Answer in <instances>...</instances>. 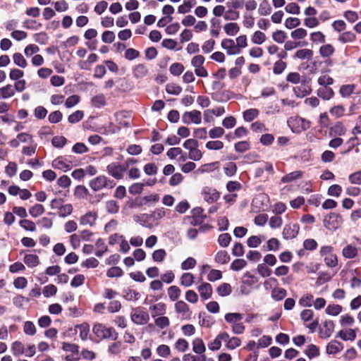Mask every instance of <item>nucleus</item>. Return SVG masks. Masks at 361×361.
Wrapping results in <instances>:
<instances>
[{
    "instance_id": "obj_19",
    "label": "nucleus",
    "mask_w": 361,
    "mask_h": 361,
    "mask_svg": "<svg viewBox=\"0 0 361 361\" xmlns=\"http://www.w3.org/2000/svg\"><path fill=\"white\" fill-rule=\"evenodd\" d=\"M224 30L227 35L234 36L240 31V26L237 23H227L224 25Z\"/></svg>"
},
{
    "instance_id": "obj_45",
    "label": "nucleus",
    "mask_w": 361,
    "mask_h": 361,
    "mask_svg": "<svg viewBox=\"0 0 361 361\" xmlns=\"http://www.w3.org/2000/svg\"><path fill=\"white\" fill-rule=\"evenodd\" d=\"M96 246L99 249L96 252L95 255L98 257H101L104 253L107 251V246L103 239L99 238L96 242Z\"/></svg>"
},
{
    "instance_id": "obj_14",
    "label": "nucleus",
    "mask_w": 361,
    "mask_h": 361,
    "mask_svg": "<svg viewBox=\"0 0 361 361\" xmlns=\"http://www.w3.org/2000/svg\"><path fill=\"white\" fill-rule=\"evenodd\" d=\"M116 120L121 127H128L130 125L131 117L129 112L121 111L115 114Z\"/></svg>"
},
{
    "instance_id": "obj_4",
    "label": "nucleus",
    "mask_w": 361,
    "mask_h": 361,
    "mask_svg": "<svg viewBox=\"0 0 361 361\" xmlns=\"http://www.w3.org/2000/svg\"><path fill=\"white\" fill-rule=\"evenodd\" d=\"M288 123L294 133H300L306 130L310 126L309 121L299 116L291 117L288 121Z\"/></svg>"
},
{
    "instance_id": "obj_46",
    "label": "nucleus",
    "mask_w": 361,
    "mask_h": 361,
    "mask_svg": "<svg viewBox=\"0 0 361 361\" xmlns=\"http://www.w3.org/2000/svg\"><path fill=\"white\" fill-rule=\"evenodd\" d=\"M313 295L312 294H305L300 298L298 303L302 307H311L313 302Z\"/></svg>"
},
{
    "instance_id": "obj_28",
    "label": "nucleus",
    "mask_w": 361,
    "mask_h": 361,
    "mask_svg": "<svg viewBox=\"0 0 361 361\" xmlns=\"http://www.w3.org/2000/svg\"><path fill=\"white\" fill-rule=\"evenodd\" d=\"M192 350L197 354H204L206 350L205 345L201 338H197L192 342Z\"/></svg>"
},
{
    "instance_id": "obj_9",
    "label": "nucleus",
    "mask_w": 361,
    "mask_h": 361,
    "mask_svg": "<svg viewBox=\"0 0 361 361\" xmlns=\"http://www.w3.org/2000/svg\"><path fill=\"white\" fill-rule=\"evenodd\" d=\"M182 121L185 124H190L191 123L200 124L202 121L201 112L197 110L186 111L182 116Z\"/></svg>"
},
{
    "instance_id": "obj_42",
    "label": "nucleus",
    "mask_w": 361,
    "mask_h": 361,
    "mask_svg": "<svg viewBox=\"0 0 361 361\" xmlns=\"http://www.w3.org/2000/svg\"><path fill=\"white\" fill-rule=\"evenodd\" d=\"M92 104L94 107L100 108L106 105V98L102 94H97L92 97Z\"/></svg>"
},
{
    "instance_id": "obj_41",
    "label": "nucleus",
    "mask_w": 361,
    "mask_h": 361,
    "mask_svg": "<svg viewBox=\"0 0 361 361\" xmlns=\"http://www.w3.org/2000/svg\"><path fill=\"white\" fill-rule=\"evenodd\" d=\"M13 63L16 66H18L22 68H25L27 65V61L25 60L24 56L20 53H15L13 55Z\"/></svg>"
},
{
    "instance_id": "obj_30",
    "label": "nucleus",
    "mask_w": 361,
    "mask_h": 361,
    "mask_svg": "<svg viewBox=\"0 0 361 361\" xmlns=\"http://www.w3.org/2000/svg\"><path fill=\"white\" fill-rule=\"evenodd\" d=\"M195 4V0H185L183 4L178 6V11L180 13H188Z\"/></svg>"
},
{
    "instance_id": "obj_55",
    "label": "nucleus",
    "mask_w": 361,
    "mask_h": 361,
    "mask_svg": "<svg viewBox=\"0 0 361 361\" xmlns=\"http://www.w3.org/2000/svg\"><path fill=\"white\" fill-rule=\"evenodd\" d=\"M258 114H259V111L257 109H250L246 110L243 113V117L246 121L250 122L252 120H254L256 117H257Z\"/></svg>"
},
{
    "instance_id": "obj_11",
    "label": "nucleus",
    "mask_w": 361,
    "mask_h": 361,
    "mask_svg": "<svg viewBox=\"0 0 361 361\" xmlns=\"http://www.w3.org/2000/svg\"><path fill=\"white\" fill-rule=\"evenodd\" d=\"M221 47L226 50L228 55H235L241 52V50L237 47L235 42L232 39L226 38L221 41Z\"/></svg>"
},
{
    "instance_id": "obj_56",
    "label": "nucleus",
    "mask_w": 361,
    "mask_h": 361,
    "mask_svg": "<svg viewBox=\"0 0 361 361\" xmlns=\"http://www.w3.org/2000/svg\"><path fill=\"white\" fill-rule=\"evenodd\" d=\"M62 113L57 110L49 114L48 120L50 123H58L62 120Z\"/></svg>"
},
{
    "instance_id": "obj_2",
    "label": "nucleus",
    "mask_w": 361,
    "mask_h": 361,
    "mask_svg": "<svg viewBox=\"0 0 361 361\" xmlns=\"http://www.w3.org/2000/svg\"><path fill=\"white\" fill-rule=\"evenodd\" d=\"M89 185L94 191H99L105 188H113L115 187L116 183L104 176H99L90 180Z\"/></svg>"
},
{
    "instance_id": "obj_40",
    "label": "nucleus",
    "mask_w": 361,
    "mask_h": 361,
    "mask_svg": "<svg viewBox=\"0 0 361 361\" xmlns=\"http://www.w3.org/2000/svg\"><path fill=\"white\" fill-rule=\"evenodd\" d=\"M194 276L191 273H184L180 277V284L189 287L194 283Z\"/></svg>"
},
{
    "instance_id": "obj_10",
    "label": "nucleus",
    "mask_w": 361,
    "mask_h": 361,
    "mask_svg": "<svg viewBox=\"0 0 361 361\" xmlns=\"http://www.w3.org/2000/svg\"><path fill=\"white\" fill-rule=\"evenodd\" d=\"M300 231V226L298 224H286L283 230V238L286 240H291L295 238Z\"/></svg>"
},
{
    "instance_id": "obj_15",
    "label": "nucleus",
    "mask_w": 361,
    "mask_h": 361,
    "mask_svg": "<svg viewBox=\"0 0 361 361\" xmlns=\"http://www.w3.org/2000/svg\"><path fill=\"white\" fill-rule=\"evenodd\" d=\"M97 215L95 212H89L80 219V224L82 226H92L95 224Z\"/></svg>"
},
{
    "instance_id": "obj_1",
    "label": "nucleus",
    "mask_w": 361,
    "mask_h": 361,
    "mask_svg": "<svg viewBox=\"0 0 361 361\" xmlns=\"http://www.w3.org/2000/svg\"><path fill=\"white\" fill-rule=\"evenodd\" d=\"M93 333L99 339L116 341L118 334L113 327H106L102 324H96L93 326Z\"/></svg>"
},
{
    "instance_id": "obj_60",
    "label": "nucleus",
    "mask_w": 361,
    "mask_h": 361,
    "mask_svg": "<svg viewBox=\"0 0 361 361\" xmlns=\"http://www.w3.org/2000/svg\"><path fill=\"white\" fill-rule=\"evenodd\" d=\"M20 226L26 231H35L36 230L35 224L28 219L20 220L19 222Z\"/></svg>"
},
{
    "instance_id": "obj_26",
    "label": "nucleus",
    "mask_w": 361,
    "mask_h": 361,
    "mask_svg": "<svg viewBox=\"0 0 361 361\" xmlns=\"http://www.w3.org/2000/svg\"><path fill=\"white\" fill-rule=\"evenodd\" d=\"M11 352L14 356L18 357L25 353V346L20 341H15L12 343L11 348Z\"/></svg>"
},
{
    "instance_id": "obj_20",
    "label": "nucleus",
    "mask_w": 361,
    "mask_h": 361,
    "mask_svg": "<svg viewBox=\"0 0 361 361\" xmlns=\"http://www.w3.org/2000/svg\"><path fill=\"white\" fill-rule=\"evenodd\" d=\"M313 57V51L309 49H302L298 50L293 58L298 59L300 60H311Z\"/></svg>"
},
{
    "instance_id": "obj_58",
    "label": "nucleus",
    "mask_w": 361,
    "mask_h": 361,
    "mask_svg": "<svg viewBox=\"0 0 361 361\" xmlns=\"http://www.w3.org/2000/svg\"><path fill=\"white\" fill-rule=\"evenodd\" d=\"M342 310V307L339 305H329L325 310L327 314L331 316L338 315Z\"/></svg>"
},
{
    "instance_id": "obj_32",
    "label": "nucleus",
    "mask_w": 361,
    "mask_h": 361,
    "mask_svg": "<svg viewBox=\"0 0 361 361\" xmlns=\"http://www.w3.org/2000/svg\"><path fill=\"white\" fill-rule=\"evenodd\" d=\"M342 252L344 257L352 259L357 256V249L352 245H348L343 249Z\"/></svg>"
},
{
    "instance_id": "obj_44",
    "label": "nucleus",
    "mask_w": 361,
    "mask_h": 361,
    "mask_svg": "<svg viewBox=\"0 0 361 361\" xmlns=\"http://www.w3.org/2000/svg\"><path fill=\"white\" fill-rule=\"evenodd\" d=\"M84 116V113L82 111L77 110L68 117V121L70 123H77L80 121Z\"/></svg>"
},
{
    "instance_id": "obj_62",
    "label": "nucleus",
    "mask_w": 361,
    "mask_h": 361,
    "mask_svg": "<svg viewBox=\"0 0 361 361\" xmlns=\"http://www.w3.org/2000/svg\"><path fill=\"white\" fill-rule=\"evenodd\" d=\"M123 274V270L118 267H111L106 271V276L110 278L120 277Z\"/></svg>"
},
{
    "instance_id": "obj_7",
    "label": "nucleus",
    "mask_w": 361,
    "mask_h": 361,
    "mask_svg": "<svg viewBox=\"0 0 361 361\" xmlns=\"http://www.w3.org/2000/svg\"><path fill=\"white\" fill-rule=\"evenodd\" d=\"M175 311L182 319L189 320L192 317V311L188 305L183 300H179L175 304Z\"/></svg>"
},
{
    "instance_id": "obj_61",
    "label": "nucleus",
    "mask_w": 361,
    "mask_h": 361,
    "mask_svg": "<svg viewBox=\"0 0 361 361\" xmlns=\"http://www.w3.org/2000/svg\"><path fill=\"white\" fill-rule=\"evenodd\" d=\"M324 326L325 330L322 334L325 338H329L334 331V323L331 320H328L324 322Z\"/></svg>"
},
{
    "instance_id": "obj_18",
    "label": "nucleus",
    "mask_w": 361,
    "mask_h": 361,
    "mask_svg": "<svg viewBox=\"0 0 361 361\" xmlns=\"http://www.w3.org/2000/svg\"><path fill=\"white\" fill-rule=\"evenodd\" d=\"M152 317L155 318L158 316L163 315L166 313V305L162 302H159L149 307Z\"/></svg>"
},
{
    "instance_id": "obj_25",
    "label": "nucleus",
    "mask_w": 361,
    "mask_h": 361,
    "mask_svg": "<svg viewBox=\"0 0 361 361\" xmlns=\"http://www.w3.org/2000/svg\"><path fill=\"white\" fill-rule=\"evenodd\" d=\"M166 214V211L164 207L158 208L152 212L149 215L143 214V216H146L147 219H152L154 220H159L164 217Z\"/></svg>"
},
{
    "instance_id": "obj_16",
    "label": "nucleus",
    "mask_w": 361,
    "mask_h": 361,
    "mask_svg": "<svg viewBox=\"0 0 361 361\" xmlns=\"http://www.w3.org/2000/svg\"><path fill=\"white\" fill-rule=\"evenodd\" d=\"M197 290L202 298L207 300L211 298L212 294V287L208 283H203L197 287Z\"/></svg>"
},
{
    "instance_id": "obj_49",
    "label": "nucleus",
    "mask_w": 361,
    "mask_h": 361,
    "mask_svg": "<svg viewBox=\"0 0 361 361\" xmlns=\"http://www.w3.org/2000/svg\"><path fill=\"white\" fill-rule=\"evenodd\" d=\"M239 12L231 8H228L227 11H226L224 15V20L227 21L236 20L239 18Z\"/></svg>"
},
{
    "instance_id": "obj_38",
    "label": "nucleus",
    "mask_w": 361,
    "mask_h": 361,
    "mask_svg": "<svg viewBox=\"0 0 361 361\" xmlns=\"http://www.w3.org/2000/svg\"><path fill=\"white\" fill-rule=\"evenodd\" d=\"M180 293V289L176 286H171L168 288V295L171 301L177 300Z\"/></svg>"
},
{
    "instance_id": "obj_22",
    "label": "nucleus",
    "mask_w": 361,
    "mask_h": 361,
    "mask_svg": "<svg viewBox=\"0 0 361 361\" xmlns=\"http://www.w3.org/2000/svg\"><path fill=\"white\" fill-rule=\"evenodd\" d=\"M335 52L334 47L330 44L322 45L319 50L320 56L323 58L331 56Z\"/></svg>"
},
{
    "instance_id": "obj_24",
    "label": "nucleus",
    "mask_w": 361,
    "mask_h": 361,
    "mask_svg": "<svg viewBox=\"0 0 361 361\" xmlns=\"http://www.w3.org/2000/svg\"><path fill=\"white\" fill-rule=\"evenodd\" d=\"M214 260L216 263L226 264L230 261V256L226 250H220L215 255Z\"/></svg>"
},
{
    "instance_id": "obj_59",
    "label": "nucleus",
    "mask_w": 361,
    "mask_h": 361,
    "mask_svg": "<svg viewBox=\"0 0 361 361\" xmlns=\"http://www.w3.org/2000/svg\"><path fill=\"white\" fill-rule=\"evenodd\" d=\"M169 71L173 75L178 76L184 71V66L180 63H174L170 66Z\"/></svg>"
},
{
    "instance_id": "obj_54",
    "label": "nucleus",
    "mask_w": 361,
    "mask_h": 361,
    "mask_svg": "<svg viewBox=\"0 0 361 361\" xmlns=\"http://www.w3.org/2000/svg\"><path fill=\"white\" fill-rule=\"evenodd\" d=\"M266 40V35L261 31H255L252 37V42L255 44H262Z\"/></svg>"
},
{
    "instance_id": "obj_64",
    "label": "nucleus",
    "mask_w": 361,
    "mask_h": 361,
    "mask_svg": "<svg viewBox=\"0 0 361 361\" xmlns=\"http://www.w3.org/2000/svg\"><path fill=\"white\" fill-rule=\"evenodd\" d=\"M286 68V63L281 60H279L276 61L274 64L273 72L275 74L279 75L283 73Z\"/></svg>"
},
{
    "instance_id": "obj_48",
    "label": "nucleus",
    "mask_w": 361,
    "mask_h": 361,
    "mask_svg": "<svg viewBox=\"0 0 361 361\" xmlns=\"http://www.w3.org/2000/svg\"><path fill=\"white\" fill-rule=\"evenodd\" d=\"M217 293L221 296H227L232 291L231 286L229 283H224L217 288Z\"/></svg>"
},
{
    "instance_id": "obj_27",
    "label": "nucleus",
    "mask_w": 361,
    "mask_h": 361,
    "mask_svg": "<svg viewBox=\"0 0 361 361\" xmlns=\"http://www.w3.org/2000/svg\"><path fill=\"white\" fill-rule=\"evenodd\" d=\"M302 174L303 172L301 171H295L282 177L281 181L283 183H290L300 178L302 176Z\"/></svg>"
},
{
    "instance_id": "obj_37",
    "label": "nucleus",
    "mask_w": 361,
    "mask_h": 361,
    "mask_svg": "<svg viewBox=\"0 0 361 361\" xmlns=\"http://www.w3.org/2000/svg\"><path fill=\"white\" fill-rule=\"evenodd\" d=\"M243 319V315L240 313H227L225 315V320L234 325L235 324L238 323Z\"/></svg>"
},
{
    "instance_id": "obj_21",
    "label": "nucleus",
    "mask_w": 361,
    "mask_h": 361,
    "mask_svg": "<svg viewBox=\"0 0 361 361\" xmlns=\"http://www.w3.org/2000/svg\"><path fill=\"white\" fill-rule=\"evenodd\" d=\"M221 29L220 20L213 18L210 20V34L212 37H217Z\"/></svg>"
},
{
    "instance_id": "obj_34",
    "label": "nucleus",
    "mask_w": 361,
    "mask_h": 361,
    "mask_svg": "<svg viewBox=\"0 0 361 361\" xmlns=\"http://www.w3.org/2000/svg\"><path fill=\"white\" fill-rule=\"evenodd\" d=\"M344 341H353L356 337L355 331L353 329H348L347 331L341 330L338 332V336Z\"/></svg>"
},
{
    "instance_id": "obj_31",
    "label": "nucleus",
    "mask_w": 361,
    "mask_h": 361,
    "mask_svg": "<svg viewBox=\"0 0 361 361\" xmlns=\"http://www.w3.org/2000/svg\"><path fill=\"white\" fill-rule=\"evenodd\" d=\"M148 69L144 64H138L133 69V75L137 78H142L147 75Z\"/></svg>"
},
{
    "instance_id": "obj_39",
    "label": "nucleus",
    "mask_w": 361,
    "mask_h": 361,
    "mask_svg": "<svg viewBox=\"0 0 361 361\" xmlns=\"http://www.w3.org/2000/svg\"><path fill=\"white\" fill-rule=\"evenodd\" d=\"M286 290L282 288H275L271 291V297L274 300L279 301L286 296Z\"/></svg>"
},
{
    "instance_id": "obj_12",
    "label": "nucleus",
    "mask_w": 361,
    "mask_h": 361,
    "mask_svg": "<svg viewBox=\"0 0 361 361\" xmlns=\"http://www.w3.org/2000/svg\"><path fill=\"white\" fill-rule=\"evenodd\" d=\"M202 195L203 199L209 203L214 202L219 198V193L217 190L209 187H205L202 189Z\"/></svg>"
},
{
    "instance_id": "obj_3",
    "label": "nucleus",
    "mask_w": 361,
    "mask_h": 361,
    "mask_svg": "<svg viewBox=\"0 0 361 361\" xmlns=\"http://www.w3.org/2000/svg\"><path fill=\"white\" fill-rule=\"evenodd\" d=\"M324 226L330 231H336L343 224L342 216L337 213H330L323 220Z\"/></svg>"
},
{
    "instance_id": "obj_5",
    "label": "nucleus",
    "mask_w": 361,
    "mask_h": 361,
    "mask_svg": "<svg viewBox=\"0 0 361 361\" xmlns=\"http://www.w3.org/2000/svg\"><path fill=\"white\" fill-rule=\"evenodd\" d=\"M130 318L134 324L143 325L148 322L149 316L142 307H136L133 309L130 313Z\"/></svg>"
},
{
    "instance_id": "obj_36",
    "label": "nucleus",
    "mask_w": 361,
    "mask_h": 361,
    "mask_svg": "<svg viewBox=\"0 0 361 361\" xmlns=\"http://www.w3.org/2000/svg\"><path fill=\"white\" fill-rule=\"evenodd\" d=\"M310 40L313 44H324L326 42V36L322 32H314L310 34Z\"/></svg>"
},
{
    "instance_id": "obj_43",
    "label": "nucleus",
    "mask_w": 361,
    "mask_h": 361,
    "mask_svg": "<svg viewBox=\"0 0 361 361\" xmlns=\"http://www.w3.org/2000/svg\"><path fill=\"white\" fill-rule=\"evenodd\" d=\"M355 39V35L350 31L343 32L338 37V40L342 43L351 42H353Z\"/></svg>"
},
{
    "instance_id": "obj_52",
    "label": "nucleus",
    "mask_w": 361,
    "mask_h": 361,
    "mask_svg": "<svg viewBox=\"0 0 361 361\" xmlns=\"http://www.w3.org/2000/svg\"><path fill=\"white\" fill-rule=\"evenodd\" d=\"M166 91L169 94L178 95L182 92V87L175 83H169L166 86Z\"/></svg>"
},
{
    "instance_id": "obj_17",
    "label": "nucleus",
    "mask_w": 361,
    "mask_h": 361,
    "mask_svg": "<svg viewBox=\"0 0 361 361\" xmlns=\"http://www.w3.org/2000/svg\"><path fill=\"white\" fill-rule=\"evenodd\" d=\"M343 348V345L341 343L336 340H333L328 343L326 348L327 354H336L341 352Z\"/></svg>"
},
{
    "instance_id": "obj_51",
    "label": "nucleus",
    "mask_w": 361,
    "mask_h": 361,
    "mask_svg": "<svg viewBox=\"0 0 361 361\" xmlns=\"http://www.w3.org/2000/svg\"><path fill=\"white\" fill-rule=\"evenodd\" d=\"M305 353L310 359H312L319 356V350L315 345L310 344L307 346Z\"/></svg>"
},
{
    "instance_id": "obj_53",
    "label": "nucleus",
    "mask_w": 361,
    "mask_h": 361,
    "mask_svg": "<svg viewBox=\"0 0 361 361\" xmlns=\"http://www.w3.org/2000/svg\"><path fill=\"white\" fill-rule=\"evenodd\" d=\"M166 252L164 249H158L153 252L152 259L156 262H161L164 260Z\"/></svg>"
},
{
    "instance_id": "obj_33",
    "label": "nucleus",
    "mask_w": 361,
    "mask_h": 361,
    "mask_svg": "<svg viewBox=\"0 0 361 361\" xmlns=\"http://www.w3.org/2000/svg\"><path fill=\"white\" fill-rule=\"evenodd\" d=\"M317 94L319 97L327 100L333 97L334 91L331 87H322L318 90Z\"/></svg>"
},
{
    "instance_id": "obj_29",
    "label": "nucleus",
    "mask_w": 361,
    "mask_h": 361,
    "mask_svg": "<svg viewBox=\"0 0 361 361\" xmlns=\"http://www.w3.org/2000/svg\"><path fill=\"white\" fill-rule=\"evenodd\" d=\"M24 262L28 267H37L39 263V259L36 255H26L24 257Z\"/></svg>"
},
{
    "instance_id": "obj_50",
    "label": "nucleus",
    "mask_w": 361,
    "mask_h": 361,
    "mask_svg": "<svg viewBox=\"0 0 361 361\" xmlns=\"http://www.w3.org/2000/svg\"><path fill=\"white\" fill-rule=\"evenodd\" d=\"M231 241V236L229 233H225L219 235L218 243L222 247L228 246Z\"/></svg>"
},
{
    "instance_id": "obj_47",
    "label": "nucleus",
    "mask_w": 361,
    "mask_h": 361,
    "mask_svg": "<svg viewBox=\"0 0 361 361\" xmlns=\"http://www.w3.org/2000/svg\"><path fill=\"white\" fill-rule=\"evenodd\" d=\"M44 212V208L43 205L40 204H36L29 209L30 214L36 218L42 215Z\"/></svg>"
},
{
    "instance_id": "obj_6",
    "label": "nucleus",
    "mask_w": 361,
    "mask_h": 361,
    "mask_svg": "<svg viewBox=\"0 0 361 361\" xmlns=\"http://www.w3.org/2000/svg\"><path fill=\"white\" fill-rule=\"evenodd\" d=\"M300 317L304 322H309L307 327L314 331L319 326V318L314 319V312L312 310L306 309L301 312Z\"/></svg>"
},
{
    "instance_id": "obj_63",
    "label": "nucleus",
    "mask_w": 361,
    "mask_h": 361,
    "mask_svg": "<svg viewBox=\"0 0 361 361\" xmlns=\"http://www.w3.org/2000/svg\"><path fill=\"white\" fill-rule=\"evenodd\" d=\"M287 36L284 31L276 30L272 34L273 39L277 43H283L285 42Z\"/></svg>"
},
{
    "instance_id": "obj_35",
    "label": "nucleus",
    "mask_w": 361,
    "mask_h": 361,
    "mask_svg": "<svg viewBox=\"0 0 361 361\" xmlns=\"http://www.w3.org/2000/svg\"><path fill=\"white\" fill-rule=\"evenodd\" d=\"M271 12V7L267 0H263L259 6L258 13L260 16H267Z\"/></svg>"
},
{
    "instance_id": "obj_23",
    "label": "nucleus",
    "mask_w": 361,
    "mask_h": 361,
    "mask_svg": "<svg viewBox=\"0 0 361 361\" xmlns=\"http://www.w3.org/2000/svg\"><path fill=\"white\" fill-rule=\"evenodd\" d=\"M15 94L13 87L8 84L0 88V99H8Z\"/></svg>"
},
{
    "instance_id": "obj_57",
    "label": "nucleus",
    "mask_w": 361,
    "mask_h": 361,
    "mask_svg": "<svg viewBox=\"0 0 361 361\" xmlns=\"http://www.w3.org/2000/svg\"><path fill=\"white\" fill-rule=\"evenodd\" d=\"M262 240H264V237L262 239L260 236L252 235L247 240V246L250 247H257L262 243Z\"/></svg>"
},
{
    "instance_id": "obj_13",
    "label": "nucleus",
    "mask_w": 361,
    "mask_h": 361,
    "mask_svg": "<svg viewBox=\"0 0 361 361\" xmlns=\"http://www.w3.org/2000/svg\"><path fill=\"white\" fill-rule=\"evenodd\" d=\"M51 165L54 169L64 171H69L72 168L71 161L65 159L63 157H59L54 159Z\"/></svg>"
},
{
    "instance_id": "obj_8",
    "label": "nucleus",
    "mask_w": 361,
    "mask_h": 361,
    "mask_svg": "<svg viewBox=\"0 0 361 361\" xmlns=\"http://www.w3.org/2000/svg\"><path fill=\"white\" fill-rule=\"evenodd\" d=\"M109 175L116 179H121L123 177L124 172L127 170L124 164H119L116 162L111 163L106 167Z\"/></svg>"
}]
</instances>
